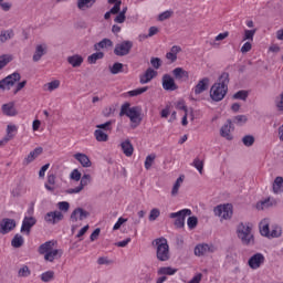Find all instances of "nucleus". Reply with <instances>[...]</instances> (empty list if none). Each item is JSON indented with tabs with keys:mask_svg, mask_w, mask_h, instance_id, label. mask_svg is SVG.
Segmentation results:
<instances>
[{
	"mask_svg": "<svg viewBox=\"0 0 283 283\" xmlns=\"http://www.w3.org/2000/svg\"><path fill=\"white\" fill-rule=\"evenodd\" d=\"M119 116H127L130 123H133V127H138L143 120V117H140V108L138 106L129 107V103L122 105Z\"/></svg>",
	"mask_w": 283,
	"mask_h": 283,
	"instance_id": "39448f33",
	"label": "nucleus"
},
{
	"mask_svg": "<svg viewBox=\"0 0 283 283\" xmlns=\"http://www.w3.org/2000/svg\"><path fill=\"white\" fill-rule=\"evenodd\" d=\"M19 81H21V74L19 72H14L1 80L4 90H10V87H14V85H17Z\"/></svg>",
	"mask_w": 283,
	"mask_h": 283,
	"instance_id": "ddd939ff",
	"label": "nucleus"
},
{
	"mask_svg": "<svg viewBox=\"0 0 283 283\" xmlns=\"http://www.w3.org/2000/svg\"><path fill=\"white\" fill-rule=\"evenodd\" d=\"M19 132V127L14 124H9L7 126V135L6 137L9 139V140H12V138H14V134H17Z\"/></svg>",
	"mask_w": 283,
	"mask_h": 283,
	"instance_id": "4c0bfd02",
	"label": "nucleus"
},
{
	"mask_svg": "<svg viewBox=\"0 0 283 283\" xmlns=\"http://www.w3.org/2000/svg\"><path fill=\"white\" fill-rule=\"evenodd\" d=\"M253 36H255V30H245L243 41H253Z\"/></svg>",
	"mask_w": 283,
	"mask_h": 283,
	"instance_id": "4d7b16f0",
	"label": "nucleus"
},
{
	"mask_svg": "<svg viewBox=\"0 0 283 283\" xmlns=\"http://www.w3.org/2000/svg\"><path fill=\"white\" fill-rule=\"evenodd\" d=\"M17 229V221L14 219L4 218L0 221V233L6 235L10 233V231H14Z\"/></svg>",
	"mask_w": 283,
	"mask_h": 283,
	"instance_id": "9b49d317",
	"label": "nucleus"
},
{
	"mask_svg": "<svg viewBox=\"0 0 283 283\" xmlns=\"http://www.w3.org/2000/svg\"><path fill=\"white\" fill-rule=\"evenodd\" d=\"M32 275V271H30V268L28 265H23L18 271V277H30Z\"/></svg>",
	"mask_w": 283,
	"mask_h": 283,
	"instance_id": "37998d69",
	"label": "nucleus"
},
{
	"mask_svg": "<svg viewBox=\"0 0 283 283\" xmlns=\"http://www.w3.org/2000/svg\"><path fill=\"white\" fill-rule=\"evenodd\" d=\"M40 280H42V282H52L54 280V271L50 270V271H46V272H43L41 275H40Z\"/></svg>",
	"mask_w": 283,
	"mask_h": 283,
	"instance_id": "a19ab883",
	"label": "nucleus"
},
{
	"mask_svg": "<svg viewBox=\"0 0 283 283\" xmlns=\"http://www.w3.org/2000/svg\"><path fill=\"white\" fill-rule=\"evenodd\" d=\"M57 208H59L60 211H63L64 213H67L70 211V202L60 201L57 203Z\"/></svg>",
	"mask_w": 283,
	"mask_h": 283,
	"instance_id": "864d4df0",
	"label": "nucleus"
},
{
	"mask_svg": "<svg viewBox=\"0 0 283 283\" xmlns=\"http://www.w3.org/2000/svg\"><path fill=\"white\" fill-rule=\"evenodd\" d=\"M34 224H36V219L34 217H24L20 230L21 233H27L28 235H30V231L32 227H34Z\"/></svg>",
	"mask_w": 283,
	"mask_h": 283,
	"instance_id": "aec40b11",
	"label": "nucleus"
},
{
	"mask_svg": "<svg viewBox=\"0 0 283 283\" xmlns=\"http://www.w3.org/2000/svg\"><path fill=\"white\" fill-rule=\"evenodd\" d=\"M163 81V88L166 90V92H176L178 90V85H176V81L171 75L165 74L161 78Z\"/></svg>",
	"mask_w": 283,
	"mask_h": 283,
	"instance_id": "2eb2a0df",
	"label": "nucleus"
},
{
	"mask_svg": "<svg viewBox=\"0 0 283 283\" xmlns=\"http://www.w3.org/2000/svg\"><path fill=\"white\" fill-rule=\"evenodd\" d=\"M43 154V148L38 147L33 151H31L23 160V165H30V163H34L39 156Z\"/></svg>",
	"mask_w": 283,
	"mask_h": 283,
	"instance_id": "b1692460",
	"label": "nucleus"
},
{
	"mask_svg": "<svg viewBox=\"0 0 283 283\" xmlns=\"http://www.w3.org/2000/svg\"><path fill=\"white\" fill-rule=\"evenodd\" d=\"M187 224L189 229H196L198 227V218L197 217H189L187 220Z\"/></svg>",
	"mask_w": 283,
	"mask_h": 283,
	"instance_id": "6e6d98bb",
	"label": "nucleus"
},
{
	"mask_svg": "<svg viewBox=\"0 0 283 283\" xmlns=\"http://www.w3.org/2000/svg\"><path fill=\"white\" fill-rule=\"evenodd\" d=\"M182 182H185V176H180L179 178H177L171 189V196L174 197L178 196V191L180 190Z\"/></svg>",
	"mask_w": 283,
	"mask_h": 283,
	"instance_id": "e433bc0d",
	"label": "nucleus"
},
{
	"mask_svg": "<svg viewBox=\"0 0 283 283\" xmlns=\"http://www.w3.org/2000/svg\"><path fill=\"white\" fill-rule=\"evenodd\" d=\"M233 129V122L231 119H228L227 123L220 128L221 138H224L226 140H232Z\"/></svg>",
	"mask_w": 283,
	"mask_h": 283,
	"instance_id": "4468645a",
	"label": "nucleus"
},
{
	"mask_svg": "<svg viewBox=\"0 0 283 283\" xmlns=\"http://www.w3.org/2000/svg\"><path fill=\"white\" fill-rule=\"evenodd\" d=\"M11 39H14V31L12 30H0V45L8 43Z\"/></svg>",
	"mask_w": 283,
	"mask_h": 283,
	"instance_id": "c85d7f7f",
	"label": "nucleus"
},
{
	"mask_svg": "<svg viewBox=\"0 0 283 283\" xmlns=\"http://www.w3.org/2000/svg\"><path fill=\"white\" fill-rule=\"evenodd\" d=\"M61 87V81L54 80L43 85L44 92H54V90H59Z\"/></svg>",
	"mask_w": 283,
	"mask_h": 283,
	"instance_id": "f704fd0d",
	"label": "nucleus"
},
{
	"mask_svg": "<svg viewBox=\"0 0 283 283\" xmlns=\"http://www.w3.org/2000/svg\"><path fill=\"white\" fill-rule=\"evenodd\" d=\"M242 143L244 147H253L255 144V137L253 135H245L242 137Z\"/></svg>",
	"mask_w": 283,
	"mask_h": 283,
	"instance_id": "79ce46f5",
	"label": "nucleus"
},
{
	"mask_svg": "<svg viewBox=\"0 0 283 283\" xmlns=\"http://www.w3.org/2000/svg\"><path fill=\"white\" fill-rule=\"evenodd\" d=\"M154 160H156V155L155 154L148 155L145 160V169L147 170L151 169V165H154Z\"/></svg>",
	"mask_w": 283,
	"mask_h": 283,
	"instance_id": "09e8293b",
	"label": "nucleus"
},
{
	"mask_svg": "<svg viewBox=\"0 0 283 283\" xmlns=\"http://www.w3.org/2000/svg\"><path fill=\"white\" fill-rule=\"evenodd\" d=\"M96 0H77L76 6L80 10H90V8L94 7Z\"/></svg>",
	"mask_w": 283,
	"mask_h": 283,
	"instance_id": "2f4dec72",
	"label": "nucleus"
},
{
	"mask_svg": "<svg viewBox=\"0 0 283 283\" xmlns=\"http://www.w3.org/2000/svg\"><path fill=\"white\" fill-rule=\"evenodd\" d=\"M73 157L75 158V160H78L82 167H92V160H90V157L87 155L83 153H76L75 155H73Z\"/></svg>",
	"mask_w": 283,
	"mask_h": 283,
	"instance_id": "a878e982",
	"label": "nucleus"
},
{
	"mask_svg": "<svg viewBox=\"0 0 283 283\" xmlns=\"http://www.w3.org/2000/svg\"><path fill=\"white\" fill-rule=\"evenodd\" d=\"M150 65H153L155 70H160V65H163V61L159 57H151Z\"/></svg>",
	"mask_w": 283,
	"mask_h": 283,
	"instance_id": "13d9d810",
	"label": "nucleus"
},
{
	"mask_svg": "<svg viewBox=\"0 0 283 283\" xmlns=\"http://www.w3.org/2000/svg\"><path fill=\"white\" fill-rule=\"evenodd\" d=\"M156 76H158V72L151 67H148L146 72L139 76V83L142 85H147V83H151V80L156 78Z\"/></svg>",
	"mask_w": 283,
	"mask_h": 283,
	"instance_id": "6ab92c4d",
	"label": "nucleus"
},
{
	"mask_svg": "<svg viewBox=\"0 0 283 283\" xmlns=\"http://www.w3.org/2000/svg\"><path fill=\"white\" fill-rule=\"evenodd\" d=\"M269 224H271L269 219H263L260 223H259V229H260V233L261 235H263L264 238H269V235H271V230L269 229Z\"/></svg>",
	"mask_w": 283,
	"mask_h": 283,
	"instance_id": "cd10ccee",
	"label": "nucleus"
},
{
	"mask_svg": "<svg viewBox=\"0 0 283 283\" xmlns=\"http://www.w3.org/2000/svg\"><path fill=\"white\" fill-rule=\"evenodd\" d=\"M67 63L72 65V67H81L83 65V56L75 54L67 57Z\"/></svg>",
	"mask_w": 283,
	"mask_h": 283,
	"instance_id": "c756f323",
	"label": "nucleus"
},
{
	"mask_svg": "<svg viewBox=\"0 0 283 283\" xmlns=\"http://www.w3.org/2000/svg\"><path fill=\"white\" fill-rule=\"evenodd\" d=\"M248 118L245 115H237L233 117L234 125H244L247 123Z\"/></svg>",
	"mask_w": 283,
	"mask_h": 283,
	"instance_id": "603ef678",
	"label": "nucleus"
},
{
	"mask_svg": "<svg viewBox=\"0 0 283 283\" xmlns=\"http://www.w3.org/2000/svg\"><path fill=\"white\" fill-rule=\"evenodd\" d=\"M1 109L4 116H17V114H19V112L17 111V107H14V102L3 104L1 106Z\"/></svg>",
	"mask_w": 283,
	"mask_h": 283,
	"instance_id": "5701e85b",
	"label": "nucleus"
},
{
	"mask_svg": "<svg viewBox=\"0 0 283 283\" xmlns=\"http://www.w3.org/2000/svg\"><path fill=\"white\" fill-rule=\"evenodd\" d=\"M127 19L126 15H124L122 12L117 13V15L114 19L115 23H123Z\"/></svg>",
	"mask_w": 283,
	"mask_h": 283,
	"instance_id": "774afa93",
	"label": "nucleus"
},
{
	"mask_svg": "<svg viewBox=\"0 0 283 283\" xmlns=\"http://www.w3.org/2000/svg\"><path fill=\"white\" fill-rule=\"evenodd\" d=\"M64 218L65 216L62 211H50L44 216V222H46V224H59V222L63 221Z\"/></svg>",
	"mask_w": 283,
	"mask_h": 283,
	"instance_id": "9d476101",
	"label": "nucleus"
},
{
	"mask_svg": "<svg viewBox=\"0 0 283 283\" xmlns=\"http://www.w3.org/2000/svg\"><path fill=\"white\" fill-rule=\"evenodd\" d=\"M187 216H191L190 209H182L178 212H171L169 214V218H171L172 220L176 219L175 227H177V229H182V227H185V220Z\"/></svg>",
	"mask_w": 283,
	"mask_h": 283,
	"instance_id": "6e6552de",
	"label": "nucleus"
},
{
	"mask_svg": "<svg viewBox=\"0 0 283 283\" xmlns=\"http://www.w3.org/2000/svg\"><path fill=\"white\" fill-rule=\"evenodd\" d=\"M112 125H114V120H108L96 126L94 136L97 143H107V140H109V132H112Z\"/></svg>",
	"mask_w": 283,
	"mask_h": 283,
	"instance_id": "423d86ee",
	"label": "nucleus"
},
{
	"mask_svg": "<svg viewBox=\"0 0 283 283\" xmlns=\"http://www.w3.org/2000/svg\"><path fill=\"white\" fill-rule=\"evenodd\" d=\"M153 247H156V258L159 262H169L171 253L169 252V243H167V239H155L153 241Z\"/></svg>",
	"mask_w": 283,
	"mask_h": 283,
	"instance_id": "20e7f679",
	"label": "nucleus"
},
{
	"mask_svg": "<svg viewBox=\"0 0 283 283\" xmlns=\"http://www.w3.org/2000/svg\"><path fill=\"white\" fill-rule=\"evenodd\" d=\"M176 273H178V269H174L171 266H163L159 268L157 271L158 275H176Z\"/></svg>",
	"mask_w": 283,
	"mask_h": 283,
	"instance_id": "72a5a7b5",
	"label": "nucleus"
},
{
	"mask_svg": "<svg viewBox=\"0 0 283 283\" xmlns=\"http://www.w3.org/2000/svg\"><path fill=\"white\" fill-rule=\"evenodd\" d=\"M233 98H235L237 101H245V98H249V92L239 91L233 95Z\"/></svg>",
	"mask_w": 283,
	"mask_h": 283,
	"instance_id": "3c124183",
	"label": "nucleus"
},
{
	"mask_svg": "<svg viewBox=\"0 0 283 283\" xmlns=\"http://www.w3.org/2000/svg\"><path fill=\"white\" fill-rule=\"evenodd\" d=\"M125 222H127V219L120 217L117 222L114 224L113 227V231H118V229H120V227H123V224H125Z\"/></svg>",
	"mask_w": 283,
	"mask_h": 283,
	"instance_id": "bf43d9fd",
	"label": "nucleus"
},
{
	"mask_svg": "<svg viewBox=\"0 0 283 283\" xmlns=\"http://www.w3.org/2000/svg\"><path fill=\"white\" fill-rule=\"evenodd\" d=\"M264 260H265L264 254L258 252L252 256H250V259L248 260V266H250L252 271H258V269H260V266L264 264Z\"/></svg>",
	"mask_w": 283,
	"mask_h": 283,
	"instance_id": "f8f14e48",
	"label": "nucleus"
},
{
	"mask_svg": "<svg viewBox=\"0 0 283 283\" xmlns=\"http://www.w3.org/2000/svg\"><path fill=\"white\" fill-rule=\"evenodd\" d=\"M9 63H12V55L3 54L0 55V72L6 67Z\"/></svg>",
	"mask_w": 283,
	"mask_h": 283,
	"instance_id": "ea45409f",
	"label": "nucleus"
},
{
	"mask_svg": "<svg viewBox=\"0 0 283 283\" xmlns=\"http://www.w3.org/2000/svg\"><path fill=\"white\" fill-rule=\"evenodd\" d=\"M23 242V237L21 234H15L11 241V247H13V249H21Z\"/></svg>",
	"mask_w": 283,
	"mask_h": 283,
	"instance_id": "58836bf2",
	"label": "nucleus"
},
{
	"mask_svg": "<svg viewBox=\"0 0 283 283\" xmlns=\"http://www.w3.org/2000/svg\"><path fill=\"white\" fill-rule=\"evenodd\" d=\"M237 238H239L243 247H253L255 237L253 235V224L250 222H240L237 226Z\"/></svg>",
	"mask_w": 283,
	"mask_h": 283,
	"instance_id": "f03ea898",
	"label": "nucleus"
},
{
	"mask_svg": "<svg viewBox=\"0 0 283 283\" xmlns=\"http://www.w3.org/2000/svg\"><path fill=\"white\" fill-rule=\"evenodd\" d=\"M25 85H28V81H22L19 82L13 91V94H19V92H21L23 90V87H25Z\"/></svg>",
	"mask_w": 283,
	"mask_h": 283,
	"instance_id": "e2e57ef3",
	"label": "nucleus"
},
{
	"mask_svg": "<svg viewBox=\"0 0 283 283\" xmlns=\"http://www.w3.org/2000/svg\"><path fill=\"white\" fill-rule=\"evenodd\" d=\"M95 50H105L107 48H114V42L107 38L103 39L94 45Z\"/></svg>",
	"mask_w": 283,
	"mask_h": 283,
	"instance_id": "473e14b6",
	"label": "nucleus"
},
{
	"mask_svg": "<svg viewBox=\"0 0 283 283\" xmlns=\"http://www.w3.org/2000/svg\"><path fill=\"white\" fill-rule=\"evenodd\" d=\"M123 1H117L114 7L109 10L111 14H118L120 12V6Z\"/></svg>",
	"mask_w": 283,
	"mask_h": 283,
	"instance_id": "052dcab7",
	"label": "nucleus"
},
{
	"mask_svg": "<svg viewBox=\"0 0 283 283\" xmlns=\"http://www.w3.org/2000/svg\"><path fill=\"white\" fill-rule=\"evenodd\" d=\"M158 32L157 27H150L148 30V35H143V39H149L151 36H156V33Z\"/></svg>",
	"mask_w": 283,
	"mask_h": 283,
	"instance_id": "69168bd1",
	"label": "nucleus"
},
{
	"mask_svg": "<svg viewBox=\"0 0 283 283\" xmlns=\"http://www.w3.org/2000/svg\"><path fill=\"white\" fill-rule=\"evenodd\" d=\"M97 264H99V265H103V264L109 265V264H114V261L109 260L106 256H101V258L97 259Z\"/></svg>",
	"mask_w": 283,
	"mask_h": 283,
	"instance_id": "680f3d73",
	"label": "nucleus"
},
{
	"mask_svg": "<svg viewBox=\"0 0 283 283\" xmlns=\"http://www.w3.org/2000/svg\"><path fill=\"white\" fill-rule=\"evenodd\" d=\"M71 180H75L76 182H78V180H81V171H78V169H74L71 175H70Z\"/></svg>",
	"mask_w": 283,
	"mask_h": 283,
	"instance_id": "0e129e2a",
	"label": "nucleus"
},
{
	"mask_svg": "<svg viewBox=\"0 0 283 283\" xmlns=\"http://www.w3.org/2000/svg\"><path fill=\"white\" fill-rule=\"evenodd\" d=\"M147 90H149V87L144 86V87H140V88L129 91L128 96H140V94H145V92H147Z\"/></svg>",
	"mask_w": 283,
	"mask_h": 283,
	"instance_id": "de8ad7c7",
	"label": "nucleus"
},
{
	"mask_svg": "<svg viewBox=\"0 0 283 283\" xmlns=\"http://www.w3.org/2000/svg\"><path fill=\"white\" fill-rule=\"evenodd\" d=\"M132 48H134V42L129 40L122 41L115 45L114 54L115 56H127L132 52Z\"/></svg>",
	"mask_w": 283,
	"mask_h": 283,
	"instance_id": "1a4fd4ad",
	"label": "nucleus"
},
{
	"mask_svg": "<svg viewBox=\"0 0 283 283\" xmlns=\"http://www.w3.org/2000/svg\"><path fill=\"white\" fill-rule=\"evenodd\" d=\"M103 56H105V54L103 52L93 53L92 55H90L87 57V62L91 63L92 65H94V63H96V61L103 59Z\"/></svg>",
	"mask_w": 283,
	"mask_h": 283,
	"instance_id": "c03bdc74",
	"label": "nucleus"
},
{
	"mask_svg": "<svg viewBox=\"0 0 283 283\" xmlns=\"http://www.w3.org/2000/svg\"><path fill=\"white\" fill-rule=\"evenodd\" d=\"M158 218H160V209L158 208L151 209L148 217L149 222H155V220H158Z\"/></svg>",
	"mask_w": 283,
	"mask_h": 283,
	"instance_id": "a18cd8bd",
	"label": "nucleus"
},
{
	"mask_svg": "<svg viewBox=\"0 0 283 283\" xmlns=\"http://www.w3.org/2000/svg\"><path fill=\"white\" fill-rule=\"evenodd\" d=\"M273 205H275V200L269 197L265 200L259 201L256 203V209L258 211H264V209H271Z\"/></svg>",
	"mask_w": 283,
	"mask_h": 283,
	"instance_id": "bb28decb",
	"label": "nucleus"
},
{
	"mask_svg": "<svg viewBox=\"0 0 283 283\" xmlns=\"http://www.w3.org/2000/svg\"><path fill=\"white\" fill-rule=\"evenodd\" d=\"M86 218H90V212L83 208H76L71 213L70 220L71 222H78V220H85Z\"/></svg>",
	"mask_w": 283,
	"mask_h": 283,
	"instance_id": "f3484780",
	"label": "nucleus"
},
{
	"mask_svg": "<svg viewBox=\"0 0 283 283\" xmlns=\"http://www.w3.org/2000/svg\"><path fill=\"white\" fill-rule=\"evenodd\" d=\"M56 241H46L39 247L40 255H44L45 262H54V260H61L63 256V250L54 249Z\"/></svg>",
	"mask_w": 283,
	"mask_h": 283,
	"instance_id": "7ed1b4c3",
	"label": "nucleus"
},
{
	"mask_svg": "<svg viewBox=\"0 0 283 283\" xmlns=\"http://www.w3.org/2000/svg\"><path fill=\"white\" fill-rule=\"evenodd\" d=\"M214 216L221 220H231L233 218V206L231 203L219 205L214 208Z\"/></svg>",
	"mask_w": 283,
	"mask_h": 283,
	"instance_id": "0eeeda50",
	"label": "nucleus"
},
{
	"mask_svg": "<svg viewBox=\"0 0 283 283\" xmlns=\"http://www.w3.org/2000/svg\"><path fill=\"white\" fill-rule=\"evenodd\" d=\"M111 74H120L123 72V63H114L113 66H109Z\"/></svg>",
	"mask_w": 283,
	"mask_h": 283,
	"instance_id": "49530a36",
	"label": "nucleus"
},
{
	"mask_svg": "<svg viewBox=\"0 0 283 283\" xmlns=\"http://www.w3.org/2000/svg\"><path fill=\"white\" fill-rule=\"evenodd\" d=\"M175 78H189V72L185 71L182 67H176L172 70Z\"/></svg>",
	"mask_w": 283,
	"mask_h": 283,
	"instance_id": "c9c22d12",
	"label": "nucleus"
},
{
	"mask_svg": "<svg viewBox=\"0 0 283 283\" xmlns=\"http://www.w3.org/2000/svg\"><path fill=\"white\" fill-rule=\"evenodd\" d=\"M282 235V228L273 226L269 238H280Z\"/></svg>",
	"mask_w": 283,
	"mask_h": 283,
	"instance_id": "8fccbe9b",
	"label": "nucleus"
},
{
	"mask_svg": "<svg viewBox=\"0 0 283 283\" xmlns=\"http://www.w3.org/2000/svg\"><path fill=\"white\" fill-rule=\"evenodd\" d=\"M193 167L199 171V174H202V169H205V163L200 160L199 158H196L192 163Z\"/></svg>",
	"mask_w": 283,
	"mask_h": 283,
	"instance_id": "5fc2aeb1",
	"label": "nucleus"
},
{
	"mask_svg": "<svg viewBox=\"0 0 283 283\" xmlns=\"http://www.w3.org/2000/svg\"><path fill=\"white\" fill-rule=\"evenodd\" d=\"M209 253H213V247L207 243L198 244L195 248V255H198L199 258L202 255H209Z\"/></svg>",
	"mask_w": 283,
	"mask_h": 283,
	"instance_id": "412c9836",
	"label": "nucleus"
},
{
	"mask_svg": "<svg viewBox=\"0 0 283 283\" xmlns=\"http://www.w3.org/2000/svg\"><path fill=\"white\" fill-rule=\"evenodd\" d=\"M80 180H81V182H80V185H78L77 187L71 188V189H69L66 192H67V193H81V191H83V189H84L85 187H87V185H88L90 182H92V176H90V175H83Z\"/></svg>",
	"mask_w": 283,
	"mask_h": 283,
	"instance_id": "dca6fc26",
	"label": "nucleus"
},
{
	"mask_svg": "<svg viewBox=\"0 0 283 283\" xmlns=\"http://www.w3.org/2000/svg\"><path fill=\"white\" fill-rule=\"evenodd\" d=\"M172 12L171 11H164L159 14L158 20L159 21H167V19L171 18Z\"/></svg>",
	"mask_w": 283,
	"mask_h": 283,
	"instance_id": "338daca9",
	"label": "nucleus"
},
{
	"mask_svg": "<svg viewBox=\"0 0 283 283\" xmlns=\"http://www.w3.org/2000/svg\"><path fill=\"white\" fill-rule=\"evenodd\" d=\"M273 193H283V177H276L272 185Z\"/></svg>",
	"mask_w": 283,
	"mask_h": 283,
	"instance_id": "7c9ffc66",
	"label": "nucleus"
},
{
	"mask_svg": "<svg viewBox=\"0 0 283 283\" xmlns=\"http://www.w3.org/2000/svg\"><path fill=\"white\" fill-rule=\"evenodd\" d=\"M229 92V73H222L217 83L210 88V97L216 102L220 103L227 96Z\"/></svg>",
	"mask_w": 283,
	"mask_h": 283,
	"instance_id": "f257e3e1",
	"label": "nucleus"
},
{
	"mask_svg": "<svg viewBox=\"0 0 283 283\" xmlns=\"http://www.w3.org/2000/svg\"><path fill=\"white\" fill-rule=\"evenodd\" d=\"M209 90V77L201 78L193 88L195 94L198 96L202 94V92H207Z\"/></svg>",
	"mask_w": 283,
	"mask_h": 283,
	"instance_id": "4be33fe9",
	"label": "nucleus"
},
{
	"mask_svg": "<svg viewBox=\"0 0 283 283\" xmlns=\"http://www.w3.org/2000/svg\"><path fill=\"white\" fill-rule=\"evenodd\" d=\"M120 148L123 150V154L127 156V158L134 156V145H132V142L129 139L122 142Z\"/></svg>",
	"mask_w": 283,
	"mask_h": 283,
	"instance_id": "393cba45",
	"label": "nucleus"
},
{
	"mask_svg": "<svg viewBox=\"0 0 283 283\" xmlns=\"http://www.w3.org/2000/svg\"><path fill=\"white\" fill-rule=\"evenodd\" d=\"M48 54V44H38L32 56L33 63H39Z\"/></svg>",
	"mask_w": 283,
	"mask_h": 283,
	"instance_id": "a211bd4d",
	"label": "nucleus"
}]
</instances>
